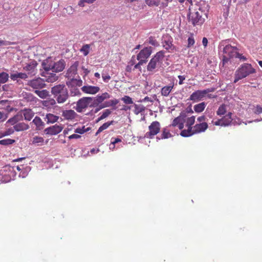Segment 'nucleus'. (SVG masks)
<instances>
[{
  "label": "nucleus",
  "mask_w": 262,
  "mask_h": 262,
  "mask_svg": "<svg viewBox=\"0 0 262 262\" xmlns=\"http://www.w3.org/2000/svg\"><path fill=\"white\" fill-rule=\"evenodd\" d=\"M208 9L207 5L204 8L200 7L194 10L189 8V13L188 14L189 22L193 26L202 25L207 18Z\"/></svg>",
  "instance_id": "obj_1"
},
{
  "label": "nucleus",
  "mask_w": 262,
  "mask_h": 262,
  "mask_svg": "<svg viewBox=\"0 0 262 262\" xmlns=\"http://www.w3.org/2000/svg\"><path fill=\"white\" fill-rule=\"evenodd\" d=\"M51 93L59 104L66 102L69 97L68 91L63 84H59L52 87Z\"/></svg>",
  "instance_id": "obj_2"
},
{
  "label": "nucleus",
  "mask_w": 262,
  "mask_h": 262,
  "mask_svg": "<svg viewBox=\"0 0 262 262\" xmlns=\"http://www.w3.org/2000/svg\"><path fill=\"white\" fill-rule=\"evenodd\" d=\"M255 73V70L252 68L251 64L245 63L238 68L235 73L234 83L244 78L251 74Z\"/></svg>",
  "instance_id": "obj_3"
},
{
  "label": "nucleus",
  "mask_w": 262,
  "mask_h": 262,
  "mask_svg": "<svg viewBox=\"0 0 262 262\" xmlns=\"http://www.w3.org/2000/svg\"><path fill=\"white\" fill-rule=\"evenodd\" d=\"M184 121L185 125L187 127V129H183L181 131L180 135L182 137H188L192 136L193 129L192 125L195 122V117L194 116L188 117L185 113H184Z\"/></svg>",
  "instance_id": "obj_4"
},
{
  "label": "nucleus",
  "mask_w": 262,
  "mask_h": 262,
  "mask_svg": "<svg viewBox=\"0 0 262 262\" xmlns=\"http://www.w3.org/2000/svg\"><path fill=\"white\" fill-rule=\"evenodd\" d=\"M239 49L236 47L232 46L230 45H226L223 49V64L227 63L230 58L235 57L237 51Z\"/></svg>",
  "instance_id": "obj_5"
},
{
  "label": "nucleus",
  "mask_w": 262,
  "mask_h": 262,
  "mask_svg": "<svg viewBox=\"0 0 262 262\" xmlns=\"http://www.w3.org/2000/svg\"><path fill=\"white\" fill-rule=\"evenodd\" d=\"M0 176H2L1 181L7 183L13 179L16 175L14 167L6 166L3 170L1 171Z\"/></svg>",
  "instance_id": "obj_6"
},
{
  "label": "nucleus",
  "mask_w": 262,
  "mask_h": 262,
  "mask_svg": "<svg viewBox=\"0 0 262 262\" xmlns=\"http://www.w3.org/2000/svg\"><path fill=\"white\" fill-rule=\"evenodd\" d=\"M93 98L92 97H83L80 99L76 104V110L79 112H82L83 109L86 108L88 106L93 107Z\"/></svg>",
  "instance_id": "obj_7"
},
{
  "label": "nucleus",
  "mask_w": 262,
  "mask_h": 262,
  "mask_svg": "<svg viewBox=\"0 0 262 262\" xmlns=\"http://www.w3.org/2000/svg\"><path fill=\"white\" fill-rule=\"evenodd\" d=\"M66 63L63 60L54 62L52 64H46L43 66V68L46 72L52 70L54 72H59L62 71L65 68Z\"/></svg>",
  "instance_id": "obj_8"
},
{
  "label": "nucleus",
  "mask_w": 262,
  "mask_h": 262,
  "mask_svg": "<svg viewBox=\"0 0 262 262\" xmlns=\"http://www.w3.org/2000/svg\"><path fill=\"white\" fill-rule=\"evenodd\" d=\"M160 124L158 121H153L148 126L149 132L145 134V137L152 139L155 136L160 132Z\"/></svg>",
  "instance_id": "obj_9"
},
{
  "label": "nucleus",
  "mask_w": 262,
  "mask_h": 262,
  "mask_svg": "<svg viewBox=\"0 0 262 262\" xmlns=\"http://www.w3.org/2000/svg\"><path fill=\"white\" fill-rule=\"evenodd\" d=\"M152 53L151 47H145L137 55V59L144 63L147 62V59Z\"/></svg>",
  "instance_id": "obj_10"
},
{
  "label": "nucleus",
  "mask_w": 262,
  "mask_h": 262,
  "mask_svg": "<svg viewBox=\"0 0 262 262\" xmlns=\"http://www.w3.org/2000/svg\"><path fill=\"white\" fill-rule=\"evenodd\" d=\"M210 92L209 89L196 91L190 95L189 100L193 102L199 101L202 100Z\"/></svg>",
  "instance_id": "obj_11"
},
{
  "label": "nucleus",
  "mask_w": 262,
  "mask_h": 262,
  "mask_svg": "<svg viewBox=\"0 0 262 262\" xmlns=\"http://www.w3.org/2000/svg\"><path fill=\"white\" fill-rule=\"evenodd\" d=\"M27 84L36 90L41 89L46 86L45 80L40 77L28 81Z\"/></svg>",
  "instance_id": "obj_12"
},
{
  "label": "nucleus",
  "mask_w": 262,
  "mask_h": 262,
  "mask_svg": "<svg viewBox=\"0 0 262 262\" xmlns=\"http://www.w3.org/2000/svg\"><path fill=\"white\" fill-rule=\"evenodd\" d=\"M208 128L207 122L198 123L193 126L192 135L205 132Z\"/></svg>",
  "instance_id": "obj_13"
},
{
  "label": "nucleus",
  "mask_w": 262,
  "mask_h": 262,
  "mask_svg": "<svg viewBox=\"0 0 262 262\" xmlns=\"http://www.w3.org/2000/svg\"><path fill=\"white\" fill-rule=\"evenodd\" d=\"M184 113H181L178 117L174 119L170 126L173 127L178 126L180 129L183 130L184 124Z\"/></svg>",
  "instance_id": "obj_14"
},
{
  "label": "nucleus",
  "mask_w": 262,
  "mask_h": 262,
  "mask_svg": "<svg viewBox=\"0 0 262 262\" xmlns=\"http://www.w3.org/2000/svg\"><path fill=\"white\" fill-rule=\"evenodd\" d=\"M79 65L78 61L75 62L68 70L66 73V77L68 78H72L77 74V68Z\"/></svg>",
  "instance_id": "obj_15"
},
{
  "label": "nucleus",
  "mask_w": 262,
  "mask_h": 262,
  "mask_svg": "<svg viewBox=\"0 0 262 262\" xmlns=\"http://www.w3.org/2000/svg\"><path fill=\"white\" fill-rule=\"evenodd\" d=\"M63 127L61 125L55 124L47 128L45 131L47 134L55 135L60 133Z\"/></svg>",
  "instance_id": "obj_16"
},
{
  "label": "nucleus",
  "mask_w": 262,
  "mask_h": 262,
  "mask_svg": "<svg viewBox=\"0 0 262 262\" xmlns=\"http://www.w3.org/2000/svg\"><path fill=\"white\" fill-rule=\"evenodd\" d=\"M110 95L105 92L101 95H98L97 97L93 98V100L92 101L93 106L97 105L99 103L102 102L105 99L110 98Z\"/></svg>",
  "instance_id": "obj_17"
},
{
  "label": "nucleus",
  "mask_w": 262,
  "mask_h": 262,
  "mask_svg": "<svg viewBox=\"0 0 262 262\" xmlns=\"http://www.w3.org/2000/svg\"><path fill=\"white\" fill-rule=\"evenodd\" d=\"M81 90L85 93L95 94L99 91L100 88L96 86L85 85L81 88Z\"/></svg>",
  "instance_id": "obj_18"
},
{
  "label": "nucleus",
  "mask_w": 262,
  "mask_h": 262,
  "mask_svg": "<svg viewBox=\"0 0 262 262\" xmlns=\"http://www.w3.org/2000/svg\"><path fill=\"white\" fill-rule=\"evenodd\" d=\"M174 87V83H171L168 85L163 86L161 90V94L162 96L168 97Z\"/></svg>",
  "instance_id": "obj_19"
},
{
  "label": "nucleus",
  "mask_w": 262,
  "mask_h": 262,
  "mask_svg": "<svg viewBox=\"0 0 262 262\" xmlns=\"http://www.w3.org/2000/svg\"><path fill=\"white\" fill-rule=\"evenodd\" d=\"M164 57V52L162 51H161L158 52L151 59L154 60L157 64L160 66L162 63Z\"/></svg>",
  "instance_id": "obj_20"
},
{
  "label": "nucleus",
  "mask_w": 262,
  "mask_h": 262,
  "mask_svg": "<svg viewBox=\"0 0 262 262\" xmlns=\"http://www.w3.org/2000/svg\"><path fill=\"white\" fill-rule=\"evenodd\" d=\"M29 126L28 124H26L24 122H19L16 123L13 126L14 130L16 132H21L26 130L29 129Z\"/></svg>",
  "instance_id": "obj_21"
},
{
  "label": "nucleus",
  "mask_w": 262,
  "mask_h": 262,
  "mask_svg": "<svg viewBox=\"0 0 262 262\" xmlns=\"http://www.w3.org/2000/svg\"><path fill=\"white\" fill-rule=\"evenodd\" d=\"M76 116V113L72 110H66L62 112V116L67 120H73Z\"/></svg>",
  "instance_id": "obj_22"
},
{
  "label": "nucleus",
  "mask_w": 262,
  "mask_h": 262,
  "mask_svg": "<svg viewBox=\"0 0 262 262\" xmlns=\"http://www.w3.org/2000/svg\"><path fill=\"white\" fill-rule=\"evenodd\" d=\"M224 126H228L232 121V113L229 112L226 115L221 119Z\"/></svg>",
  "instance_id": "obj_23"
},
{
  "label": "nucleus",
  "mask_w": 262,
  "mask_h": 262,
  "mask_svg": "<svg viewBox=\"0 0 262 262\" xmlns=\"http://www.w3.org/2000/svg\"><path fill=\"white\" fill-rule=\"evenodd\" d=\"M59 117L51 113H48L46 115L45 119L47 120V123H54L58 121Z\"/></svg>",
  "instance_id": "obj_24"
},
{
  "label": "nucleus",
  "mask_w": 262,
  "mask_h": 262,
  "mask_svg": "<svg viewBox=\"0 0 262 262\" xmlns=\"http://www.w3.org/2000/svg\"><path fill=\"white\" fill-rule=\"evenodd\" d=\"M26 120L30 121L34 116V112L31 109H25L23 111Z\"/></svg>",
  "instance_id": "obj_25"
},
{
  "label": "nucleus",
  "mask_w": 262,
  "mask_h": 262,
  "mask_svg": "<svg viewBox=\"0 0 262 262\" xmlns=\"http://www.w3.org/2000/svg\"><path fill=\"white\" fill-rule=\"evenodd\" d=\"M67 85L70 87L74 86H81L82 84V81L80 79H77L74 78H71V80L67 82Z\"/></svg>",
  "instance_id": "obj_26"
},
{
  "label": "nucleus",
  "mask_w": 262,
  "mask_h": 262,
  "mask_svg": "<svg viewBox=\"0 0 262 262\" xmlns=\"http://www.w3.org/2000/svg\"><path fill=\"white\" fill-rule=\"evenodd\" d=\"M27 78L28 75L24 73H17L10 75V78L13 81L17 80L18 78L26 79Z\"/></svg>",
  "instance_id": "obj_27"
},
{
  "label": "nucleus",
  "mask_w": 262,
  "mask_h": 262,
  "mask_svg": "<svg viewBox=\"0 0 262 262\" xmlns=\"http://www.w3.org/2000/svg\"><path fill=\"white\" fill-rule=\"evenodd\" d=\"M32 122L36 125L37 129H41L44 126V123L40 117L36 116L33 119Z\"/></svg>",
  "instance_id": "obj_28"
},
{
  "label": "nucleus",
  "mask_w": 262,
  "mask_h": 262,
  "mask_svg": "<svg viewBox=\"0 0 262 262\" xmlns=\"http://www.w3.org/2000/svg\"><path fill=\"white\" fill-rule=\"evenodd\" d=\"M46 78V81L48 82H54L58 80V76L54 73H47V75H45Z\"/></svg>",
  "instance_id": "obj_29"
},
{
  "label": "nucleus",
  "mask_w": 262,
  "mask_h": 262,
  "mask_svg": "<svg viewBox=\"0 0 262 262\" xmlns=\"http://www.w3.org/2000/svg\"><path fill=\"white\" fill-rule=\"evenodd\" d=\"M206 103L204 102L197 104L193 106L195 112L197 113H202L205 108Z\"/></svg>",
  "instance_id": "obj_30"
},
{
  "label": "nucleus",
  "mask_w": 262,
  "mask_h": 262,
  "mask_svg": "<svg viewBox=\"0 0 262 262\" xmlns=\"http://www.w3.org/2000/svg\"><path fill=\"white\" fill-rule=\"evenodd\" d=\"M34 92L41 99H45L49 96V92L47 90H35Z\"/></svg>",
  "instance_id": "obj_31"
},
{
  "label": "nucleus",
  "mask_w": 262,
  "mask_h": 262,
  "mask_svg": "<svg viewBox=\"0 0 262 262\" xmlns=\"http://www.w3.org/2000/svg\"><path fill=\"white\" fill-rule=\"evenodd\" d=\"M44 143V139L41 137L35 136L33 137L32 143L34 145L39 146L43 145Z\"/></svg>",
  "instance_id": "obj_32"
},
{
  "label": "nucleus",
  "mask_w": 262,
  "mask_h": 262,
  "mask_svg": "<svg viewBox=\"0 0 262 262\" xmlns=\"http://www.w3.org/2000/svg\"><path fill=\"white\" fill-rule=\"evenodd\" d=\"M90 45L85 44L80 49V52H81L84 56H86L90 53Z\"/></svg>",
  "instance_id": "obj_33"
},
{
  "label": "nucleus",
  "mask_w": 262,
  "mask_h": 262,
  "mask_svg": "<svg viewBox=\"0 0 262 262\" xmlns=\"http://www.w3.org/2000/svg\"><path fill=\"white\" fill-rule=\"evenodd\" d=\"M159 66L154 60L150 59L147 66V70L149 72H153L154 70Z\"/></svg>",
  "instance_id": "obj_34"
},
{
  "label": "nucleus",
  "mask_w": 262,
  "mask_h": 262,
  "mask_svg": "<svg viewBox=\"0 0 262 262\" xmlns=\"http://www.w3.org/2000/svg\"><path fill=\"white\" fill-rule=\"evenodd\" d=\"M9 74L5 72L0 73V83H5L9 80Z\"/></svg>",
  "instance_id": "obj_35"
},
{
  "label": "nucleus",
  "mask_w": 262,
  "mask_h": 262,
  "mask_svg": "<svg viewBox=\"0 0 262 262\" xmlns=\"http://www.w3.org/2000/svg\"><path fill=\"white\" fill-rule=\"evenodd\" d=\"M113 121H111L110 122H107L106 123H104L102 125H101L97 131L96 135H98L103 130L107 129L111 125H112L113 123Z\"/></svg>",
  "instance_id": "obj_36"
},
{
  "label": "nucleus",
  "mask_w": 262,
  "mask_h": 262,
  "mask_svg": "<svg viewBox=\"0 0 262 262\" xmlns=\"http://www.w3.org/2000/svg\"><path fill=\"white\" fill-rule=\"evenodd\" d=\"M37 64L35 63H30L27 64L25 67H24V69L28 71L30 73H32L34 72L35 68H36Z\"/></svg>",
  "instance_id": "obj_37"
},
{
  "label": "nucleus",
  "mask_w": 262,
  "mask_h": 262,
  "mask_svg": "<svg viewBox=\"0 0 262 262\" xmlns=\"http://www.w3.org/2000/svg\"><path fill=\"white\" fill-rule=\"evenodd\" d=\"M15 142V140L11 139H5L0 140V145L7 146L11 145Z\"/></svg>",
  "instance_id": "obj_38"
},
{
  "label": "nucleus",
  "mask_w": 262,
  "mask_h": 262,
  "mask_svg": "<svg viewBox=\"0 0 262 262\" xmlns=\"http://www.w3.org/2000/svg\"><path fill=\"white\" fill-rule=\"evenodd\" d=\"M226 113V106L223 104L219 107L217 111H216V114L218 116H222L225 115Z\"/></svg>",
  "instance_id": "obj_39"
},
{
  "label": "nucleus",
  "mask_w": 262,
  "mask_h": 262,
  "mask_svg": "<svg viewBox=\"0 0 262 262\" xmlns=\"http://www.w3.org/2000/svg\"><path fill=\"white\" fill-rule=\"evenodd\" d=\"M171 137V135L169 131L167 130L166 128H163V129L162 130V133L160 139H167Z\"/></svg>",
  "instance_id": "obj_40"
},
{
  "label": "nucleus",
  "mask_w": 262,
  "mask_h": 262,
  "mask_svg": "<svg viewBox=\"0 0 262 262\" xmlns=\"http://www.w3.org/2000/svg\"><path fill=\"white\" fill-rule=\"evenodd\" d=\"M145 110V107L141 105H138L137 104H135V110L134 113L135 114L138 115L140 113L143 112Z\"/></svg>",
  "instance_id": "obj_41"
},
{
  "label": "nucleus",
  "mask_w": 262,
  "mask_h": 262,
  "mask_svg": "<svg viewBox=\"0 0 262 262\" xmlns=\"http://www.w3.org/2000/svg\"><path fill=\"white\" fill-rule=\"evenodd\" d=\"M146 3L149 6H158L160 0H146Z\"/></svg>",
  "instance_id": "obj_42"
},
{
  "label": "nucleus",
  "mask_w": 262,
  "mask_h": 262,
  "mask_svg": "<svg viewBox=\"0 0 262 262\" xmlns=\"http://www.w3.org/2000/svg\"><path fill=\"white\" fill-rule=\"evenodd\" d=\"M70 93L72 96H80L81 95V93L79 90L76 87H72V89L70 90Z\"/></svg>",
  "instance_id": "obj_43"
},
{
  "label": "nucleus",
  "mask_w": 262,
  "mask_h": 262,
  "mask_svg": "<svg viewBox=\"0 0 262 262\" xmlns=\"http://www.w3.org/2000/svg\"><path fill=\"white\" fill-rule=\"evenodd\" d=\"M121 100L124 102V103L126 104H130L133 103V101L129 96H124L123 97L121 98Z\"/></svg>",
  "instance_id": "obj_44"
},
{
  "label": "nucleus",
  "mask_w": 262,
  "mask_h": 262,
  "mask_svg": "<svg viewBox=\"0 0 262 262\" xmlns=\"http://www.w3.org/2000/svg\"><path fill=\"white\" fill-rule=\"evenodd\" d=\"M96 0H80L78 2V5L80 7H83L84 6V3L88 4H92Z\"/></svg>",
  "instance_id": "obj_45"
},
{
  "label": "nucleus",
  "mask_w": 262,
  "mask_h": 262,
  "mask_svg": "<svg viewBox=\"0 0 262 262\" xmlns=\"http://www.w3.org/2000/svg\"><path fill=\"white\" fill-rule=\"evenodd\" d=\"M195 43L194 39L192 35H191L190 37L188 38V45L187 47L190 48Z\"/></svg>",
  "instance_id": "obj_46"
},
{
  "label": "nucleus",
  "mask_w": 262,
  "mask_h": 262,
  "mask_svg": "<svg viewBox=\"0 0 262 262\" xmlns=\"http://www.w3.org/2000/svg\"><path fill=\"white\" fill-rule=\"evenodd\" d=\"M56 100H55V99L52 98V99H49V100L45 101V103H46V106H47V105L54 106L56 104Z\"/></svg>",
  "instance_id": "obj_47"
},
{
  "label": "nucleus",
  "mask_w": 262,
  "mask_h": 262,
  "mask_svg": "<svg viewBox=\"0 0 262 262\" xmlns=\"http://www.w3.org/2000/svg\"><path fill=\"white\" fill-rule=\"evenodd\" d=\"M5 136H7L13 134L14 132L13 128H9L6 130L3 131Z\"/></svg>",
  "instance_id": "obj_48"
},
{
  "label": "nucleus",
  "mask_w": 262,
  "mask_h": 262,
  "mask_svg": "<svg viewBox=\"0 0 262 262\" xmlns=\"http://www.w3.org/2000/svg\"><path fill=\"white\" fill-rule=\"evenodd\" d=\"M88 130V128L85 129L84 126L82 128H77L75 130V133L77 134H82Z\"/></svg>",
  "instance_id": "obj_49"
},
{
  "label": "nucleus",
  "mask_w": 262,
  "mask_h": 262,
  "mask_svg": "<svg viewBox=\"0 0 262 262\" xmlns=\"http://www.w3.org/2000/svg\"><path fill=\"white\" fill-rule=\"evenodd\" d=\"M143 64H144V63H143L142 62H141L140 61H139V62L136 63V64L134 65V68L133 69V70H135V69H138L139 71L141 72L142 71V68H141V66L143 65Z\"/></svg>",
  "instance_id": "obj_50"
},
{
  "label": "nucleus",
  "mask_w": 262,
  "mask_h": 262,
  "mask_svg": "<svg viewBox=\"0 0 262 262\" xmlns=\"http://www.w3.org/2000/svg\"><path fill=\"white\" fill-rule=\"evenodd\" d=\"M148 42L149 44L154 46H157L158 45L157 41L153 37L151 36L149 38Z\"/></svg>",
  "instance_id": "obj_51"
},
{
  "label": "nucleus",
  "mask_w": 262,
  "mask_h": 262,
  "mask_svg": "<svg viewBox=\"0 0 262 262\" xmlns=\"http://www.w3.org/2000/svg\"><path fill=\"white\" fill-rule=\"evenodd\" d=\"M66 13L69 15L72 14L74 12V9L71 6L67 7L65 9Z\"/></svg>",
  "instance_id": "obj_52"
},
{
  "label": "nucleus",
  "mask_w": 262,
  "mask_h": 262,
  "mask_svg": "<svg viewBox=\"0 0 262 262\" xmlns=\"http://www.w3.org/2000/svg\"><path fill=\"white\" fill-rule=\"evenodd\" d=\"M235 57L239 58L240 60H242L243 61H246L247 60V58L243 56L242 54H240L238 52V51H237Z\"/></svg>",
  "instance_id": "obj_53"
},
{
  "label": "nucleus",
  "mask_w": 262,
  "mask_h": 262,
  "mask_svg": "<svg viewBox=\"0 0 262 262\" xmlns=\"http://www.w3.org/2000/svg\"><path fill=\"white\" fill-rule=\"evenodd\" d=\"M206 119H207V118L204 115H202V116H199L197 118V121L199 123L206 122Z\"/></svg>",
  "instance_id": "obj_54"
},
{
  "label": "nucleus",
  "mask_w": 262,
  "mask_h": 262,
  "mask_svg": "<svg viewBox=\"0 0 262 262\" xmlns=\"http://www.w3.org/2000/svg\"><path fill=\"white\" fill-rule=\"evenodd\" d=\"M14 43L11 42L10 41H4L3 40H0V46H8L11 45H14Z\"/></svg>",
  "instance_id": "obj_55"
},
{
  "label": "nucleus",
  "mask_w": 262,
  "mask_h": 262,
  "mask_svg": "<svg viewBox=\"0 0 262 262\" xmlns=\"http://www.w3.org/2000/svg\"><path fill=\"white\" fill-rule=\"evenodd\" d=\"M111 111L108 109H106L104 111V112L103 113V114H102L101 116L104 118H105L107 117H108L111 114Z\"/></svg>",
  "instance_id": "obj_56"
},
{
  "label": "nucleus",
  "mask_w": 262,
  "mask_h": 262,
  "mask_svg": "<svg viewBox=\"0 0 262 262\" xmlns=\"http://www.w3.org/2000/svg\"><path fill=\"white\" fill-rule=\"evenodd\" d=\"M262 113V107L260 105H257L256 106L254 113L256 114H259Z\"/></svg>",
  "instance_id": "obj_57"
},
{
  "label": "nucleus",
  "mask_w": 262,
  "mask_h": 262,
  "mask_svg": "<svg viewBox=\"0 0 262 262\" xmlns=\"http://www.w3.org/2000/svg\"><path fill=\"white\" fill-rule=\"evenodd\" d=\"M212 123L216 126H223V123H222L221 119H218L217 120L214 121L213 120L212 121Z\"/></svg>",
  "instance_id": "obj_58"
},
{
  "label": "nucleus",
  "mask_w": 262,
  "mask_h": 262,
  "mask_svg": "<svg viewBox=\"0 0 262 262\" xmlns=\"http://www.w3.org/2000/svg\"><path fill=\"white\" fill-rule=\"evenodd\" d=\"M17 117H18L17 116H15L13 118L10 119L8 120V122L12 123V124L16 123V122L17 121Z\"/></svg>",
  "instance_id": "obj_59"
},
{
  "label": "nucleus",
  "mask_w": 262,
  "mask_h": 262,
  "mask_svg": "<svg viewBox=\"0 0 262 262\" xmlns=\"http://www.w3.org/2000/svg\"><path fill=\"white\" fill-rule=\"evenodd\" d=\"M178 78L179 79V84L180 85L183 84V81L185 79V77L184 76L179 75L178 76Z\"/></svg>",
  "instance_id": "obj_60"
},
{
  "label": "nucleus",
  "mask_w": 262,
  "mask_h": 262,
  "mask_svg": "<svg viewBox=\"0 0 262 262\" xmlns=\"http://www.w3.org/2000/svg\"><path fill=\"white\" fill-rule=\"evenodd\" d=\"M110 103H111V106H114L117 105L119 103V100L118 99H115L113 100H111L110 101Z\"/></svg>",
  "instance_id": "obj_61"
},
{
  "label": "nucleus",
  "mask_w": 262,
  "mask_h": 262,
  "mask_svg": "<svg viewBox=\"0 0 262 262\" xmlns=\"http://www.w3.org/2000/svg\"><path fill=\"white\" fill-rule=\"evenodd\" d=\"M103 81L105 82H107L111 79V76L110 75H104L102 76Z\"/></svg>",
  "instance_id": "obj_62"
},
{
  "label": "nucleus",
  "mask_w": 262,
  "mask_h": 262,
  "mask_svg": "<svg viewBox=\"0 0 262 262\" xmlns=\"http://www.w3.org/2000/svg\"><path fill=\"white\" fill-rule=\"evenodd\" d=\"M136 64V63L135 57V56H133L132 57V58H131L130 61L129 62V64L133 66Z\"/></svg>",
  "instance_id": "obj_63"
},
{
  "label": "nucleus",
  "mask_w": 262,
  "mask_h": 262,
  "mask_svg": "<svg viewBox=\"0 0 262 262\" xmlns=\"http://www.w3.org/2000/svg\"><path fill=\"white\" fill-rule=\"evenodd\" d=\"M80 137H81V136L78 134H73L69 137V139H78Z\"/></svg>",
  "instance_id": "obj_64"
}]
</instances>
